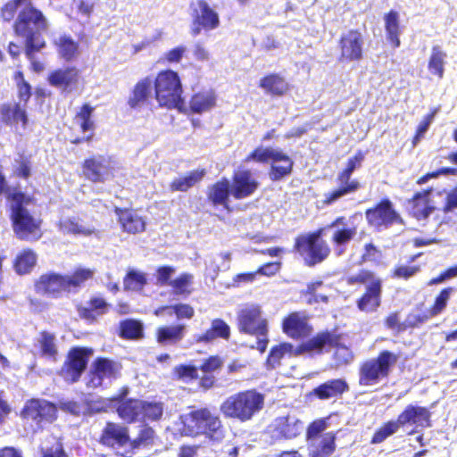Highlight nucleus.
Wrapping results in <instances>:
<instances>
[{
    "instance_id": "obj_5",
    "label": "nucleus",
    "mask_w": 457,
    "mask_h": 457,
    "mask_svg": "<svg viewBox=\"0 0 457 457\" xmlns=\"http://www.w3.org/2000/svg\"><path fill=\"white\" fill-rule=\"evenodd\" d=\"M264 405V395L254 390H245L228 396L220 405V411L226 418L241 422L250 420L260 412Z\"/></svg>"
},
{
    "instance_id": "obj_32",
    "label": "nucleus",
    "mask_w": 457,
    "mask_h": 457,
    "mask_svg": "<svg viewBox=\"0 0 457 457\" xmlns=\"http://www.w3.org/2000/svg\"><path fill=\"white\" fill-rule=\"evenodd\" d=\"M336 450V436L326 433L320 438H312L308 451L310 457H329Z\"/></svg>"
},
{
    "instance_id": "obj_18",
    "label": "nucleus",
    "mask_w": 457,
    "mask_h": 457,
    "mask_svg": "<svg viewBox=\"0 0 457 457\" xmlns=\"http://www.w3.org/2000/svg\"><path fill=\"white\" fill-rule=\"evenodd\" d=\"M57 409L54 403L45 399H30L26 402L21 416L32 420L40 425L43 421H53L56 418Z\"/></svg>"
},
{
    "instance_id": "obj_4",
    "label": "nucleus",
    "mask_w": 457,
    "mask_h": 457,
    "mask_svg": "<svg viewBox=\"0 0 457 457\" xmlns=\"http://www.w3.org/2000/svg\"><path fill=\"white\" fill-rule=\"evenodd\" d=\"M25 195L22 193L11 196L10 219L13 232L21 240L37 241L42 237L41 220L36 219L25 206Z\"/></svg>"
},
{
    "instance_id": "obj_42",
    "label": "nucleus",
    "mask_w": 457,
    "mask_h": 457,
    "mask_svg": "<svg viewBox=\"0 0 457 457\" xmlns=\"http://www.w3.org/2000/svg\"><path fill=\"white\" fill-rule=\"evenodd\" d=\"M447 54L441 46L436 45L431 48L428 62V71L436 76L439 79L444 78L445 66L446 64Z\"/></svg>"
},
{
    "instance_id": "obj_39",
    "label": "nucleus",
    "mask_w": 457,
    "mask_h": 457,
    "mask_svg": "<svg viewBox=\"0 0 457 457\" xmlns=\"http://www.w3.org/2000/svg\"><path fill=\"white\" fill-rule=\"evenodd\" d=\"M385 29L387 41L391 44L394 48H397L401 45L400 35V18L399 13L391 10L384 16Z\"/></svg>"
},
{
    "instance_id": "obj_37",
    "label": "nucleus",
    "mask_w": 457,
    "mask_h": 457,
    "mask_svg": "<svg viewBox=\"0 0 457 457\" xmlns=\"http://www.w3.org/2000/svg\"><path fill=\"white\" fill-rule=\"evenodd\" d=\"M39 349L40 356L51 361H56L58 356V346L56 337L49 331H42L37 338L35 345Z\"/></svg>"
},
{
    "instance_id": "obj_44",
    "label": "nucleus",
    "mask_w": 457,
    "mask_h": 457,
    "mask_svg": "<svg viewBox=\"0 0 457 457\" xmlns=\"http://www.w3.org/2000/svg\"><path fill=\"white\" fill-rule=\"evenodd\" d=\"M216 103V96L212 91H204L195 94L190 100L189 106L194 113L201 114L211 110Z\"/></svg>"
},
{
    "instance_id": "obj_26",
    "label": "nucleus",
    "mask_w": 457,
    "mask_h": 457,
    "mask_svg": "<svg viewBox=\"0 0 457 457\" xmlns=\"http://www.w3.org/2000/svg\"><path fill=\"white\" fill-rule=\"evenodd\" d=\"M382 280H376L366 287L365 293L357 300V307L361 312H373L380 306Z\"/></svg>"
},
{
    "instance_id": "obj_21",
    "label": "nucleus",
    "mask_w": 457,
    "mask_h": 457,
    "mask_svg": "<svg viewBox=\"0 0 457 457\" xmlns=\"http://www.w3.org/2000/svg\"><path fill=\"white\" fill-rule=\"evenodd\" d=\"M397 419L402 427L406 425H415L422 428L432 427L430 411L418 404H408Z\"/></svg>"
},
{
    "instance_id": "obj_23",
    "label": "nucleus",
    "mask_w": 457,
    "mask_h": 457,
    "mask_svg": "<svg viewBox=\"0 0 457 457\" xmlns=\"http://www.w3.org/2000/svg\"><path fill=\"white\" fill-rule=\"evenodd\" d=\"M282 329L285 334L294 339L308 337L312 332V327L308 324L306 316L299 312H292L283 320Z\"/></svg>"
},
{
    "instance_id": "obj_35",
    "label": "nucleus",
    "mask_w": 457,
    "mask_h": 457,
    "mask_svg": "<svg viewBox=\"0 0 457 457\" xmlns=\"http://www.w3.org/2000/svg\"><path fill=\"white\" fill-rule=\"evenodd\" d=\"M0 120L7 126H12L18 121H21L23 128L29 122L27 112L21 107L20 104H4L0 107Z\"/></svg>"
},
{
    "instance_id": "obj_19",
    "label": "nucleus",
    "mask_w": 457,
    "mask_h": 457,
    "mask_svg": "<svg viewBox=\"0 0 457 457\" xmlns=\"http://www.w3.org/2000/svg\"><path fill=\"white\" fill-rule=\"evenodd\" d=\"M85 177L95 183L106 181L112 174L111 162L104 155L87 158L83 162Z\"/></svg>"
},
{
    "instance_id": "obj_28",
    "label": "nucleus",
    "mask_w": 457,
    "mask_h": 457,
    "mask_svg": "<svg viewBox=\"0 0 457 457\" xmlns=\"http://www.w3.org/2000/svg\"><path fill=\"white\" fill-rule=\"evenodd\" d=\"M129 439L128 429L125 427L108 422L102 432L100 442L114 448L124 445Z\"/></svg>"
},
{
    "instance_id": "obj_9",
    "label": "nucleus",
    "mask_w": 457,
    "mask_h": 457,
    "mask_svg": "<svg viewBox=\"0 0 457 457\" xmlns=\"http://www.w3.org/2000/svg\"><path fill=\"white\" fill-rule=\"evenodd\" d=\"M340 337L334 332L324 331L317 334L302 344V348L308 353H320L334 348L333 360L336 366L348 364L353 360L352 351L339 343Z\"/></svg>"
},
{
    "instance_id": "obj_51",
    "label": "nucleus",
    "mask_w": 457,
    "mask_h": 457,
    "mask_svg": "<svg viewBox=\"0 0 457 457\" xmlns=\"http://www.w3.org/2000/svg\"><path fill=\"white\" fill-rule=\"evenodd\" d=\"M140 420H158L163 413V406L159 402L143 401Z\"/></svg>"
},
{
    "instance_id": "obj_10",
    "label": "nucleus",
    "mask_w": 457,
    "mask_h": 457,
    "mask_svg": "<svg viewBox=\"0 0 457 457\" xmlns=\"http://www.w3.org/2000/svg\"><path fill=\"white\" fill-rule=\"evenodd\" d=\"M154 92L161 106H179L182 103V85L179 74L171 70L161 71L154 79Z\"/></svg>"
},
{
    "instance_id": "obj_13",
    "label": "nucleus",
    "mask_w": 457,
    "mask_h": 457,
    "mask_svg": "<svg viewBox=\"0 0 457 457\" xmlns=\"http://www.w3.org/2000/svg\"><path fill=\"white\" fill-rule=\"evenodd\" d=\"M323 236L330 234V241L333 245L334 253L337 256H342L347 250L348 244L357 234V228L350 226L343 216L337 217L331 223L320 228Z\"/></svg>"
},
{
    "instance_id": "obj_11",
    "label": "nucleus",
    "mask_w": 457,
    "mask_h": 457,
    "mask_svg": "<svg viewBox=\"0 0 457 457\" xmlns=\"http://www.w3.org/2000/svg\"><path fill=\"white\" fill-rule=\"evenodd\" d=\"M322 236L319 228L313 233L299 236L295 239V248L309 267L322 262L330 253L331 250L326 241L321 239Z\"/></svg>"
},
{
    "instance_id": "obj_59",
    "label": "nucleus",
    "mask_w": 457,
    "mask_h": 457,
    "mask_svg": "<svg viewBox=\"0 0 457 457\" xmlns=\"http://www.w3.org/2000/svg\"><path fill=\"white\" fill-rule=\"evenodd\" d=\"M175 268L170 265L160 266L156 270L157 284L161 286L170 285L171 277L175 274Z\"/></svg>"
},
{
    "instance_id": "obj_64",
    "label": "nucleus",
    "mask_w": 457,
    "mask_h": 457,
    "mask_svg": "<svg viewBox=\"0 0 457 457\" xmlns=\"http://www.w3.org/2000/svg\"><path fill=\"white\" fill-rule=\"evenodd\" d=\"M42 457H67L62 445L56 442L52 447L41 448Z\"/></svg>"
},
{
    "instance_id": "obj_12",
    "label": "nucleus",
    "mask_w": 457,
    "mask_h": 457,
    "mask_svg": "<svg viewBox=\"0 0 457 457\" xmlns=\"http://www.w3.org/2000/svg\"><path fill=\"white\" fill-rule=\"evenodd\" d=\"M93 350L88 347L73 346L59 371L60 377L68 384H74L79 380L87 368Z\"/></svg>"
},
{
    "instance_id": "obj_61",
    "label": "nucleus",
    "mask_w": 457,
    "mask_h": 457,
    "mask_svg": "<svg viewBox=\"0 0 457 457\" xmlns=\"http://www.w3.org/2000/svg\"><path fill=\"white\" fill-rule=\"evenodd\" d=\"M175 314L179 320L191 319L195 314L192 306L187 303H177L171 305V315Z\"/></svg>"
},
{
    "instance_id": "obj_25",
    "label": "nucleus",
    "mask_w": 457,
    "mask_h": 457,
    "mask_svg": "<svg viewBox=\"0 0 457 457\" xmlns=\"http://www.w3.org/2000/svg\"><path fill=\"white\" fill-rule=\"evenodd\" d=\"M79 70L74 66L59 68L52 71L47 77L50 86L67 91L71 86L79 81Z\"/></svg>"
},
{
    "instance_id": "obj_30",
    "label": "nucleus",
    "mask_w": 457,
    "mask_h": 457,
    "mask_svg": "<svg viewBox=\"0 0 457 457\" xmlns=\"http://www.w3.org/2000/svg\"><path fill=\"white\" fill-rule=\"evenodd\" d=\"M304 428L303 421L295 416L278 417L275 420V432L285 439L299 436Z\"/></svg>"
},
{
    "instance_id": "obj_31",
    "label": "nucleus",
    "mask_w": 457,
    "mask_h": 457,
    "mask_svg": "<svg viewBox=\"0 0 457 457\" xmlns=\"http://www.w3.org/2000/svg\"><path fill=\"white\" fill-rule=\"evenodd\" d=\"M429 192H418L409 202V212L418 220H425L435 210L434 206L429 204Z\"/></svg>"
},
{
    "instance_id": "obj_46",
    "label": "nucleus",
    "mask_w": 457,
    "mask_h": 457,
    "mask_svg": "<svg viewBox=\"0 0 457 457\" xmlns=\"http://www.w3.org/2000/svg\"><path fill=\"white\" fill-rule=\"evenodd\" d=\"M37 263V254L31 249L23 250L14 261L13 267L20 275L29 273Z\"/></svg>"
},
{
    "instance_id": "obj_58",
    "label": "nucleus",
    "mask_w": 457,
    "mask_h": 457,
    "mask_svg": "<svg viewBox=\"0 0 457 457\" xmlns=\"http://www.w3.org/2000/svg\"><path fill=\"white\" fill-rule=\"evenodd\" d=\"M154 436V430L150 427H144L140 429L138 436L132 441L134 448L148 445L152 443Z\"/></svg>"
},
{
    "instance_id": "obj_3",
    "label": "nucleus",
    "mask_w": 457,
    "mask_h": 457,
    "mask_svg": "<svg viewBox=\"0 0 457 457\" xmlns=\"http://www.w3.org/2000/svg\"><path fill=\"white\" fill-rule=\"evenodd\" d=\"M182 434L189 436L204 435L212 441L220 442L224 437V428L218 415L207 408L193 410L180 416Z\"/></svg>"
},
{
    "instance_id": "obj_49",
    "label": "nucleus",
    "mask_w": 457,
    "mask_h": 457,
    "mask_svg": "<svg viewBox=\"0 0 457 457\" xmlns=\"http://www.w3.org/2000/svg\"><path fill=\"white\" fill-rule=\"evenodd\" d=\"M401 427L402 425L398 423V419L386 422L374 433L370 443L378 445L384 442L386 438L395 434Z\"/></svg>"
},
{
    "instance_id": "obj_63",
    "label": "nucleus",
    "mask_w": 457,
    "mask_h": 457,
    "mask_svg": "<svg viewBox=\"0 0 457 457\" xmlns=\"http://www.w3.org/2000/svg\"><path fill=\"white\" fill-rule=\"evenodd\" d=\"M222 366V361L219 356H210L198 368L204 373H211Z\"/></svg>"
},
{
    "instance_id": "obj_62",
    "label": "nucleus",
    "mask_w": 457,
    "mask_h": 457,
    "mask_svg": "<svg viewBox=\"0 0 457 457\" xmlns=\"http://www.w3.org/2000/svg\"><path fill=\"white\" fill-rule=\"evenodd\" d=\"M457 277V265L449 267L443 272L439 274V276L433 278L428 282V286L437 285L440 283H444L449 279H452L453 278Z\"/></svg>"
},
{
    "instance_id": "obj_45",
    "label": "nucleus",
    "mask_w": 457,
    "mask_h": 457,
    "mask_svg": "<svg viewBox=\"0 0 457 457\" xmlns=\"http://www.w3.org/2000/svg\"><path fill=\"white\" fill-rule=\"evenodd\" d=\"M260 87L273 96H282L287 90V83L283 77L272 73L260 80Z\"/></svg>"
},
{
    "instance_id": "obj_6",
    "label": "nucleus",
    "mask_w": 457,
    "mask_h": 457,
    "mask_svg": "<svg viewBox=\"0 0 457 457\" xmlns=\"http://www.w3.org/2000/svg\"><path fill=\"white\" fill-rule=\"evenodd\" d=\"M397 361V354L383 350L376 358L363 361L359 369L360 386H369L378 384L389 376Z\"/></svg>"
},
{
    "instance_id": "obj_56",
    "label": "nucleus",
    "mask_w": 457,
    "mask_h": 457,
    "mask_svg": "<svg viewBox=\"0 0 457 457\" xmlns=\"http://www.w3.org/2000/svg\"><path fill=\"white\" fill-rule=\"evenodd\" d=\"M27 4V0H10L2 8L1 16L3 20L5 21H11L13 20L19 7L23 4L26 5Z\"/></svg>"
},
{
    "instance_id": "obj_57",
    "label": "nucleus",
    "mask_w": 457,
    "mask_h": 457,
    "mask_svg": "<svg viewBox=\"0 0 457 457\" xmlns=\"http://www.w3.org/2000/svg\"><path fill=\"white\" fill-rule=\"evenodd\" d=\"M453 291V287H445L441 290L439 295L435 299V303L431 310L432 315H437L445 308Z\"/></svg>"
},
{
    "instance_id": "obj_29",
    "label": "nucleus",
    "mask_w": 457,
    "mask_h": 457,
    "mask_svg": "<svg viewBox=\"0 0 457 457\" xmlns=\"http://www.w3.org/2000/svg\"><path fill=\"white\" fill-rule=\"evenodd\" d=\"M230 195H232V188L227 178H222L209 187L207 192L208 199L214 206L221 205L227 210L229 208Z\"/></svg>"
},
{
    "instance_id": "obj_22",
    "label": "nucleus",
    "mask_w": 457,
    "mask_h": 457,
    "mask_svg": "<svg viewBox=\"0 0 457 457\" xmlns=\"http://www.w3.org/2000/svg\"><path fill=\"white\" fill-rule=\"evenodd\" d=\"M352 173L344 169L337 178L339 187L331 192L324 194L323 204L330 205L341 199L342 197L354 193L360 187V183L356 179H351Z\"/></svg>"
},
{
    "instance_id": "obj_20",
    "label": "nucleus",
    "mask_w": 457,
    "mask_h": 457,
    "mask_svg": "<svg viewBox=\"0 0 457 457\" xmlns=\"http://www.w3.org/2000/svg\"><path fill=\"white\" fill-rule=\"evenodd\" d=\"M232 196L235 199H244L252 195L259 187V182L251 170H243L234 173L232 182Z\"/></svg>"
},
{
    "instance_id": "obj_50",
    "label": "nucleus",
    "mask_w": 457,
    "mask_h": 457,
    "mask_svg": "<svg viewBox=\"0 0 457 457\" xmlns=\"http://www.w3.org/2000/svg\"><path fill=\"white\" fill-rule=\"evenodd\" d=\"M198 370L193 364H180L173 369V377L184 383H189L198 378Z\"/></svg>"
},
{
    "instance_id": "obj_60",
    "label": "nucleus",
    "mask_w": 457,
    "mask_h": 457,
    "mask_svg": "<svg viewBox=\"0 0 457 457\" xmlns=\"http://www.w3.org/2000/svg\"><path fill=\"white\" fill-rule=\"evenodd\" d=\"M376 280H381V279L377 278L374 275V273L370 270H361L356 275L351 276L349 278V282L351 284L361 283V284H364L366 287H369Z\"/></svg>"
},
{
    "instance_id": "obj_34",
    "label": "nucleus",
    "mask_w": 457,
    "mask_h": 457,
    "mask_svg": "<svg viewBox=\"0 0 457 457\" xmlns=\"http://www.w3.org/2000/svg\"><path fill=\"white\" fill-rule=\"evenodd\" d=\"M229 337L228 324L221 319H214L212 320L211 328L204 333L195 336V340L197 343L209 344L218 338L228 340Z\"/></svg>"
},
{
    "instance_id": "obj_16",
    "label": "nucleus",
    "mask_w": 457,
    "mask_h": 457,
    "mask_svg": "<svg viewBox=\"0 0 457 457\" xmlns=\"http://www.w3.org/2000/svg\"><path fill=\"white\" fill-rule=\"evenodd\" d=\"M340 62H359L363 57L364 37L358 29H349L340 36L338 42Z\"/></svg>"
},
{
    "instance_id": "obj_7",
    "label": "nucleus",
    "mask_w": 457,
    "mask_h": 457,
    "mask_svg": "<svg viewBox=\"0 0 457 457\" xmlns=\"http://www.w3.org/2000/svg\"><path fill=\"white\" fill-rule=\"evenodd\" d=\"M247 160L262 163L271 161L269 178L274 182L283 180L293 172L294 161L279 148L259 146L248 155Z\"/></svg>"
},
{
    "instance_id": "obj_15",
    "label": "nucleus",
    "mask_w": 457,
    "mask_h": 457,
    "mask_svg": "<svg viewBox=\"0 0 457 457\" xmlns=\"http://www.w3.org/2000/svg\"><path fill=\"white\" fill-rule=\"evenodd\" d=\"M370 225L380 230L388 228L395 223L403 224V220L388 198L381 199L373 208L365 212Z\"/></svg>"
},
{
    "instance_id": "obj_1",
    "label": "nucleus",
    "mask_w": 457,
    "mask_h": 457,
    "mask_svg": "<svg viewBox=\"0 0 457 457\" xmlns=\"http://www.w3.org/2000/svg\"><path fill=\"white\" fill-rule=\"evenodd\" d=\"M14 34L22 39L24 52L30 55L46 46L43 32L49 29V21L41 10L29 2L18 12L13 25Z\"/></svg>"
},
{
    "instance_id": "obj_43",
    "label": "nucleus",
    "mask_w": 457,
    "mask_h": 457,
    "mask_svg": "<svg viewBox=\"0 0 457 457\" xmlns=\"http://www.w3.org/2000/svg\"><path fill=\"white\" fill-rule=\"evenodd\" d=\"M305 351L302 348V345L295 352L294 345L290 343H281L278 345L273 346L268 355L267 364L270 368H275L279 364L280 360L285 356L298 355ZM308 353V351H306Z\"/></svg>"
},
{
    "instance_id": "obj_38",
    "label": "nucleus",
    "mask_w": 457,
    "mask_h": 457,
    "mask_svg": "<svg viewBox=\"0 0 457 457\" xmlns=\"http://www.w3.org/2000/svg\"><path fill=\"white\" fill-rule=\"evenodd\" d=\"M143 400L128 398L120 399L117 405V412L123 420L131 423L140 420Z\"/></svg>"
},
{
    "instance_id": "obj_14",
    "label": "nucleus",
    "mask_w": 457,
    "mask_h": 457,
    "mask_svg": "<svg viewBox=\"0 0 457 457\" xmlns=\"http://www.w3.org/2000/svg\"><path fill=\"white\" fill-rule=\"evenodd\" d=\"M192 26L191 34L198 36L202 29L212 30L219 27L220 17L205 0H197L190 4Z\"/></svg>"
},
{
    "instance_id": "obj_33",
    "label": "nucleus",
    "mask_w": 457,
    "mask_h": 457,
    "mask_svg": "<svg viewBox=\"0 0 457 457\" xmlns=\"http://www.w3.org/2000/svg\"><path fill=\"white\" fill-rule=\"evenodd\" d=\"M154 80L150 77L140 79L135 86L128 99V105L134 110L142 107L152 93Z\"/></svg>"
},
{
    "instance_id": "obj_8",
    "label": "nucleus",
    "mask_w": 457,
    "mask_h": 457,
    "mask_svg": "<svg viewBox=\"0 0 457 457\" xmlns=\"http://www.w3.org/2000/svg\"><path fill=\"white\" fill-rule=\"evenodd\" d=\"M238 329L240 332L255 336L257 337L256 348L261 352H265L269 339L268 322L262 317V311L258 305H246L237 313Z\"/></svg>"
},
{
    "instance_id": "obj_2",
    "label": "nucleus",
    "mask_w": 457,
    "mask_h": 457,
    "mask_svg": "<svg viewBox=\"0 0 457 457\" xmlns=\"http://www.w3.org/2000/svg\"><path fill=\"white\" fill-rule=\"evenodd\" d=\"M94 271L88 268H77L71 274L50 271L42 274L35 283V290L46 297L58 299L64 295L76 294Z\"/></svg>"
},
{
    "instance_id": "obj_41",
    "label": "nucleus",
    "mask_w": 457,
    "mask_h": 457,
    "mask_svg": "<svg viewBox=\"0 0 457 457\" xmlns=\"http://www.w3.org/2000/svg\"><path fill=\"white\" fill-rule=\"evenodd\" d=\"M57 53L66 62L72 61L79 55V43L71 36L63 34L59 36L54 42Z\"/></svg>"
},
{
    "instance_id": "obj_24",
    "label": "nucleus",
    "mask_w": 457,
    "mask_h": 457,
    "mask_svg": "<svg viewBox=\"0 0 457 457\" xmlns=\"http://www.w3.org/2000/svg\"><path fill=\"white\" fill-rule=\"evenodd\" d=\"M114 213L118 217V221L124 232L138 234L145 230V219L140 216L137 211L115 207Z\"/></svg>"
},
{
    "instance_id": "obj_40",
    "label": "nucleus",
    "mask_w": 457,
    "mask_h": 457,
    "mask_svg": "<svg viewBox=\"0 0 457 457\" xmlns=\"http://www.w3.org/2000/svg\"><path fill=\"white\" fill-rule=\"evenodd\" d=\"M205 174L206 171L204 169L191 170L182 176L175 178L171 181L170 188L172 192H187L189 188L200 182Z\"/></svg>"
},
{
    "instance_id": "obj_47",
    "label": "nucleus",
    "mask_w": 457,
    "mask_h": 457,
    "mask_svg": "<svg viewBox=\"0 0 457 457\" xmlns=\"http://www.w3.org/2000/svg\"><path fill=\"white\" fill-rule=\"evenodd\" d=\"M144 325L141 321L134 319H126L120 322V337L125 339H137L143 337Z\"/></svg>"
},
{
    "instance_id": "obj_52",
    "label": "nucleus",
    "mask_w": 457,
    "mask_h": 457,
    "mask_svg": "<svg viewBox=\"0 0 457 457\" xmlns=\"http://www.w3.org/2000/svg\"><path fill=\"white\" fill-rule=\"evenodd\" d=\"M59 407L62 411L74 416L89 412V404L87 402L79 403L72 400H62L59 402Z\"/></svg>"
},
{
    "instance_id": "obj_53",
    "label": "nucleus",
    "mask_w": 457,
    "mask_h": 457,
    "mask_svg": "<svg viewBox=\"0 0 457 457\" xmlns=\"http://www.w3.org/2000/svg\"><path fill=\"white\" fill-rule=\"evenodd\" d=\"M193 276L189 273H182L170 282V287L174 289L175 294L183 295L189 293L187 287L191 285Z\"/></svg>"
},
{
    "instance_id": "obj_54",
    "label": "nucleus",
    "mask_w": 457,
    "mask_h": 457,
    "mask_svg": "<svg viewBox=\"0 0 457 457\" xmlns=\"http://www.w3.org/2000/svg\"><path fill=\"white\" fill-rule=\"evenodd\" d=\"M60 229L63 233L67 234H89L88 231L85 228H83L81 225L79 224V222L76 220L75 218H68L62 220L60 221Z\"/></svg>"
},
{
    "instance_id": "obj_48",
    "label": "nucleus",
    "mask_w": 457,
    "mask_h": 457,
    "mask_svg": "<svg viewBox=\"0 0 457 457\" xmlns=\"http://www.w3.org/2000/svg\"><path fill=\"white\" fill-rule=\"evenodd\" d=\"M123 284L126 289L141 291L147 284L146 275L140 270L130 269L124 278Z\"/></svg>"
},
{
    "instance_id": "obj_55",
    "label": "nucleus",
    "mask_w": 457,
    "mask_h": 457,
    "mask_svg": "<svg viewBox=\"0 0 457 457\" xmlns=\"http://www.w3.org/2000/svg\"><path fill=\"white\" fill-rule=\"evenodd\" d=\"M15 80L18 87L19 98L26 104L31 96V86L25 80L21 71L16 72Z\"/></svg>"
},
{
    "instance_id": "obj_17",
    "label": "nucleus",
    "mask_w": 457,
    "mask_h": 457,
    "mask_svg": "<svg viewBox=\"0 0 457 457\" xmlns=\"http://www.w3.org/2000/svg\"><path fill=\"white\" fill-rule=\"evenodd\" d=\"M119 371V365L107 358L98 357L91 365L87 387L96 388L108 386L115 379Z\"/></svg>"
},
{
    "instance_id": "obj_27",
    "label": "nucleus",
    "mask_w": 457,
    "mask_h": 457,
    "mask_svg": "<svg viewBox=\"0 0 457 457\" xmlns=\"http://www.w3.org/2000/svg\"><path fill=\"white\" fill-rule=\"evenodd\" d=\"M349 390V386L344 378L329 379L312 390V395L320 400H328L341 396Z\"/></svg>"
},
{
    "instance_id": "obj_36",
    "label": "nucleus",
    "mask_w": 457,
    "mask_h": 457,
    "mask_svg": "<svg viewBox=\"0 0 457 457\" xmlns=\"http://www.w3.org/2000/svg\"><path fill=\"white\" fill-rule=\"evenodd\" d=\"M185 334L186 325L184 324L162 326L156 330V340L162 345H172L181 341Z\"/></svg>"
}]
</instances>
